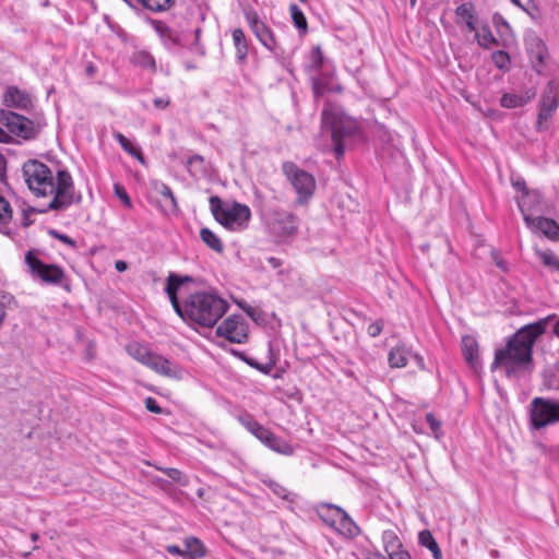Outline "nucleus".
Segmentation results:
<instances>
[{
	"instance_id": "nucleus-1",
	"label": "nucleus",
	"mask_w": 559,
	"mask_h": 559,
	"mask_svg": "<svg viewBox=\"0 0 559 559\" xmlns=\"http://www.w3.org/2000/svg\"><path fill=\"white\" fill-rule=\"evenodd\" d=\"M22 173L28 189L36 197H51L48 210L62 211L79 202L72 176L66 169L52 171L48 165L38 159H27Z\"/></svg>"
},
{
	"instance_id": "nucleus-2",
	"label": "nucleus",
	"mask_w": 559,
	"mask_h": 559,
	"mask_svg": "<svg viewBox=\"0 0 559 559\" xmlns=\"http://www.w3.org/2000/svg\"><path fill=\"white\" fill-rule=\"evenodd\" d=\"M547 321L548 319H543L521 328L506 348L496 352L492 369L501 365L519 366L531 361L533 345L536 338L545 333Z\"/></svg>"
},
{
	"instance_id": "nucleus-3",
	"label": "nucleus",
	"mask_w": 559,
	"mask_h": 559,
	"mask_svg": "<svg viewBox=\"0 0 559 559\" xmlns=\"http://www.w3.org/2000/svg\"><path fill=\"white\" fill-rule=\"evenodd\" d=\"M228 308V302L213 292H198L187 297L189 324L213 328Z\"/></svg>"
},
{
	"instance_id": "nucleus-4",
	"label": "nucleus",
	"mask_w": 559,
	"mask_h": 559,
	"mask_svg": "<svg viewBox=\"0 0 559 559\" xmlns=\"http://www.w3.org/2000/svg\"><path fill=\"white\" fill-rule=\"evenodd\" d=\"M322 126L330 130L334 153L337 158H341L345 152L344 140L354 135L357 131V122L331 106L322 111Z\"/></svg>"
},
{
	"instance_id": "nucleus-5",
	"label": "nucleus",
	"mask_w": 559,
	"mask_h": 559,
	"mask_svg": "<svg viewBox=\"0 0 559 559\" xmlns=\"http://www.w3.org/2000/svg\"><path fill=\"white\" fill-rule=\"evenodd\" d=\"M214 218L229 230H241L247 227L251 217L250 209L241 203L234 202L230 206H224L217 195L209 200Z\"/></svg>"
},
{
	"instance_id": "nucleus-6",
	"label": "nucleus",
	"mask_w": 559,
	"mask_h": 559,
	"mask_svg": "<svg viewBox=\"0 0 559 559\" xmlns=\"http://www.w3.org/2000/svg\"><path fill=\"white\" fill-rule=\"evenodd\" d=\"M245 17L251 32L261 43V45H263L269 51L276 56L284 52V50L278 45L272 29L266 25L264 21L259 17L258 13L253 9L246 10Z\"/></svg>"
},
{
	"instance_id": "nucleus-7",
	"label": "nucleus",
	"mask_w": 559,
	"mask_h": 559,
	"mask_svg": "<svg viewBox=\"0 0 559 559\" xmlns=\"http://www.w3.org/2000/svg\"><path fill=\"white\" fill-rule=\"evenodd\" d=\"M532 425L536 429L559 421V402L535 397L532 402Z\"/></svg>"
},
{
	"instance_id": "nucleus-8",
	"label": "nucleus",
	"mask_w": 559,
	"mask_h": 559,
	"mask_svg": "<svg viewBox=\"0 0 559 559\" xmlns=\"http://www.w3.org/2000/svg\"><path fill=\"white\" fill-rule=\"evenodd\" d=\"M528 199L530 197L525 195L519 202V207L523 214V218L527 227L534 233L543 234L550 240H559V225L556 221L542 216L534 217L526 213Z\"/></svg>"
},
{
	"instance_id": "nucleus-9",
	"label": "nucleus",
	"mask_w": 559,
	"mask_h": 559,
	"mask_svg": "<svg viewBox=\"0 0 559 559\" xmlns=\"http://www.w3.org/2000/svg\"><path fill=\"white\" fill-rule=\"evenodd\" d=\"M25 262L29 273L47 284L58 285L63 280V271L59 266L44 263L32 251L26 253Z\"/></svg>"
},
{
	"instance_id": "nucleus-10",
	"label": "nucleus",
	"mask_w": 559,
	"mask_h": 559,
	"mask_svg": "<svg viewBox=\"0 0 559 559\" xmlns=\"http://www.w3.org/2000/svg\"><path fill=\"white\" fill-rule=\"evenodd\" d=\"M216 335L231 343H245L248 337L247 322L241 314H233L217 326Z\"/></svg>"
},
{
	"instance_id": "nucleus-11",
	"label": "nucleus",
	"mask_w": 559,
	"mask_h": 559,
	"mask_svg": "<svg viewBox=\"0 0 559 559\" xmlns=\"http://www.w3.org/2000/svg\"><path fill=\"white\" fill-rule=\"evenodd\" d=\"M0 123L4 126L9 132L23 139H31L35 135L33 121L13 111L1 110Z\"/></svg>"
},
{
	"instance_id": "nucleus-12",
	"label": "nucleus",
	"mask_w": 559,
	"mask_h": 559,
	"mask_svg": "<svg viewBox=\"0 0 559 559\" xmlns=\"http://www.w3.org/2000/svg\"><path fill=\"white\" fill-rule=\"evenodd\" d=\"M271 231L281 238L295 236L298 229L296 216L288 211H273L267 221Z\"/></svg>"
},
{
	"instance_id": "nucleus-13",
	"label": "nucleus",
	"mask_w": 559,
	"mask_h": 559,
	"mask_svg": "<svg viewBox=\"0 0 559 559\" xmlns=\"http://www.w3.org/2000/svg\"><path fill=\"white\" fill-rule=\"evenodd\" d=\"M284 170L290 180L296 192L305 199H308L313 194L316 189L314 178L307 171L297 168L293 164H285Z\"/></svg>"
},
{
	"instance_id": "nucleus-14",
	"label": "nucleus",
	"mask_w": 559,
	"mask_h": 559,
	"mask_svg": "<svg viewBox=\"0 0 559 559\" xmlns=\"http://www.w3.org/2000/svg\"><path fill=\"white\" fill-rule=\"evenodd\" d=\"M152 26L167 50L177 51L179 48L185 46V32H179L163 21H153Z\"/></svg>"
},
{
	"instance_id": "nucleus-15",
	"label": "nucleus",
	"mask_w": 559,
	"mask_h": 559,
	"mask_svg": "<svg viewBox=\"0 0 559 559\" xmlns=\"http://www.w3.org/2000/svg\"><path fill=\"white\" fill-rule=\"evenodd\" d=\"M525 47L534 70L540 74L548 56L545 43L536 34H531L525 38Z\"/></svg>"
},
{
	"instance_id": "nucleus-16",
	"label": "nucleus",
	"mask_w": 559,
	"mask_h": 559,
	"mask_svg": "<svg viewBox=\"0 0 559 559\" xmlns=\"http://www.w3.org/2000/svg\"><path fill=\"white\" fill-rule=\"evenodd\" d=\"M334 515L336 516V526L333 528L344 537H355L359 533V527L348 516L343 509H334Z\"/></svg>"
},
{
	"instance_id": "nucleus-17",
	"label": "nucleus",
	"mask_w": 559,
	"mask_h": 559,
	"mask_svg": "<svg viewBox=\"0 0 559 559\" xmlns=\"http://www.w3.org/2000/svg\"><path fill=\"white\" fill-rule=\"evenodd\" d=\"M456 23H464L469 32L477 29V13L474 3L464 2L455 9Z\"/></svg>"
},
{
	"instance_id": "nucleus-18",
	"label": "nucleus",
	"mask_w": 559,
	"mask_h": 559,
	"mask_svg": "<svg viewBox=\"0 0 559 559\" xmlns=\"http://www.w3.org/2000/svg\"><path fill=\"white\" fill-rule=\"evenodd\" d=\"M3 102L8 107H15L20 109H26L32 105L29 95L16 86H10L7 88L3 95Z\"/></svg>"
},
{
	"instance_id": "nucleus-19",
	"label": "nucleus",
	"mask_w": 559,
	"mask_h": 559,
	"mask_svg": "<svg viewBox=\"0 0 559 559\" xmlns=\"http://www.w3.org/2000/svg\"><path fill=\"white\" fill-rule=\"evenodd\" d=\"M262 442L265 447H267L270 450L283 454V455H293L294 449L293 447L282 439L281 437L273 433L270 429L263 435V437L259 440Z\"/></svg>"
},
{
	"instance_id": "nucleus-20",
	"label": "nucleus",
	"mask_w": 559,
	"mask_h": 559,
	"mask_svg": "<svg viewBox=\"0 0 559 559\" xmlns=\"http://www.w3.org/2000/svg\"><path fill=\"white\" fill-rule=\"evenodd\" d=\"M231 37L236 50V59L239 63H245L249 51V44L245 32L241 28H235Z\"/></svg>"
},
{
	"instance_id": "nucleus-21",
	"label": "nucleus",
	"mask_w": 559,
	"mask_h": 559,
	"mask_svg": "<svg viewBox=\"0 0 559 559\" xmlns=\"http://www.w3.org/2000/svg\"><path fill=\"white\" fill-rule=\"evenodd\" d=\"M185 544V559H200L206 554L205 546L197 537H188L183 540Z\"/></svg>"
},
{
	"instance_id": "nucleus-22",
	"label": "nucleus",
	"mask_w": 559,
	"mask_h": 559,
	"mask_svg": "<svg viewBox=\"0 0 559 559\" xmlns=\"http://www.w3.org/2000/svg\"><path fill=\"white\" fill-rule=\"evenodd\" d=\"M462 350L466 361L471 366L478 362V343L475 337L466 335L462 337Z\"/></svg>"
},
{
	"instance_id": "nucleus-23",
	"label": "nucleus",
	"mask_w": 559,
	"mask_h": 559,
	"mask_svg": "<svg viewBox=\"0 0 559 559\" xmlns=\"http://www.w3.org/2000/svg\"><path fill=\"white\" fill-rule=\"evenodd\" d=\"M540 105L557 110L559 106V94L558 84L556 81L551 80L548 82L543 93Z\"/></svg>"
},
{
	"instance_id": "nucleus-24",
	"label": "nucleus",
	"mask_w": 559,
	"mask_h": 559,
	"mask_svg": "<svg viewBox=\"0 0 559 559\" xmlns=\"http://www.w3.org/2000/svg\"><path fill=\"white\" fill-rule=\"evenodd\" d=\"M535 96V92H527L525 96L506 93L500 98V105L504 108H516L525 105Z\"/></svg>"
},
{
	"instance_id": "nucleus-25",
	"label": "nucleus",
	"mask_w": 559,
	"mask_h": 559,
	"mask_svg": "<svg viewBox=\"0 0 559 559\" xmlns=\"http://www.w3.org/2000/svg\"><path fill=\"white\" fill-rule=\"evenodd\" d=\"M114 139L120 144L122 150L132 157L136 158L141 164H145V158L140 147H136L128 138L120 132H114Z\"/></svg>"
},
{
	"instance_id": "nucleus-26",
	"label": "nucleus",
	"mask_w": 559,
	"mask_h": 559,
	"mask_svg": "<svg viewBox=\"0 0 559 559\" xmlns=\"http://www.w3.org/2000/svg\"><path fill=\"white\" fill-rule=\"evenodd\" d=\"M131 62L144 70L156 71L155 58L146 50L135 51L131 57Z\"/></svg>"
},
{
	"instance_id": "nucleus-27",
	"label": "nucleus",
	"mask_w": 559,
	"mask_h": 559,
	"mask_svg": "<svg viewBox=\"0 0 559 559\" xmlns=\"http://www.w3.org/2000/svg\"><path fill=\"white\" fill-rule=\"evenodd\" d=\"M143 9L153 13H160L170 10L176 0H134Z\"/></svg>"
},
{
	"instance_id": "nucleus-28",
	"label": "nucleus",
	"mask_w": 559,
	"mask_h": 559,
	"mask_svg": "<svg viewBox=\"0 0 559 559\" xmlns=\"http://www.w3.org/2000/svg\"><path fill=\"white\" fill-rule=\"evenodd\" d=\"M127 352L132 358H134L144 366L147 364V361L154 354L147 346L142 345L140 343L129 344L127 347Z\"/></svg>"
},
{
	"instance_id": "nucleus-29",
	"label": "nucleus",
	"mask_w": 559,
	"mask_h": 559,
	"mask_svg": "<svg viewBox=\"0 0 559 559\" xmlns=\"http://www.w3.org/2000/svg\"><path fill=\"white\" fill-rule=\"evenodd\" d=\"M492 23L500 37L503 39L504 45H507L508 41L514 39L510 24L500 13H495L492 15Z\"/></svg>"
},
{
	"instance_id": "nucleus-30",
	"label": "nucleus",
	"mask_w": 559,
	"mask_h": 559,
	"mask_svg": "<svg viewBox=\"0 0 559 559\" xmlns=\"http://www.w3.org/2000/svg\"><path fill=\"white\" fill-rule=\"evenodd\" d=\"M418 540L421 546L428 548L431 551L435 559H442L441 549L430 531H421L418 535Z\"/></svg>"
},
{
	"instance_id": "nucleus-31",
	"label": "nucleus",
	"mask_w": 559,
	"mask_h": 559,
	"mask_svg": "<svg viewBox=\"0 0 559 559\" xmlns=\"http://www.w3.org/2000/svg\"><path fill=\"white\" fill-rule=\"evenodd\" d=\"M200 238L213 251L217 253L223 251V243L221 239L210 228H201Z\"/></svg>"
},
{
	"instance_id": "nucleus-32",
	"label": "nucleus",
	"mask_w": 559,
	"mask_h": 559,
	"mask_svg": "<svg viewBox=\"0 0 559 559\" xmlns=\"http://www.w3.org/2000/svg\"><path fill=\"white\" fill-rule=\"evenodd\" d=\"M389 365L392 368H403L407 365V353L401 346L393 347L389 353Z\"/></svg>"
},
{
	"instance_id": "nucleus-33",
	"label": "nucleus",
	"mask_w": 559,
	"mask_h": 559,
	"mask_svg": "<svg viewBox=\"0 0 559 559\" xmlns=\"http://www.w3.org/2000/svg\"><path fill=\"white\" fill-rule=\"evenodd\" d=\"M324 57L321 47L318 45L312 48L309 57V63L306 67L308 73H317L323 67Z\"/></svg>"
},
{
	"instance_id": "nucleus-34",
	"label": "nucleus",
	"mask_w": 559,
	"mask_h": 559,
	"mask_svg": "<svg viewBox=\"0 0 559 559\" xmlns=\"http://www.w3.org/2000/svg\"><path fill=\"white\" fill-rule=\"evenodd\" d=\"M382 542L384 546V550L386 555L396 551V549L403 547L402 543L396 535V533L392 530L384 531L382 534Z\"/></svg>"
},
{
	"instance_id": "nucleus-35",
	"label": "nucleus",
	"mask_w": 559,
	"mask_h": 559,
	"mask_svg": "<svg viewBox=\"0 0 559 559\" xmlns=\"http://www.w3.org/2000/svg\"><path fill=\"white\" fill-rule=\"evenodd\" d=\"M187 169L191 176L203 175L205 173L204 157L200 154L190 156L187 160Z\"/></svg>"
},
{
	"instance_id": "nucleus-36",
	"label": "nucleus",
	"mask_w": 559,
	"mask_h": 559,
	"mask_svg": "<svg viewBox=\"0 0 559 559\" xmlns=\"http://www.w3.org/2000/svg\"><path fill=\"white\" fill-rule=\"evenodd\" d=\"M270 490L276 495L277 497L287 500V501H294L295 495L292 493L287 488H285L282 484L277 483L273 479H267L263 481Z\"/></svg>"
},
{
	"instance_id": "nucleus-37",
	"label": "nucleus",
	"mask_w": 559,
	"mask_h": 559,
	"mask_svg": "<svg viewBox=\"0 0 559 559\" xmlns=\"http://www.w3.org/2000/svg\"><path fill=\"white\" fill-rule=\"evenodd\" d=\"M535 252L545 266L559 273V258L552 251L536 249Z\"/></svg>"
},
{
	"instance_id": "nucleus-38",
	"label": "nucleus",
	"mask_w": 559,
	"mask_h": 559,
	"mask_svg": "<svg viewBox=\"0 0 559 559\" xmlns=\"http://www.w3.org/2000/svg\"><path fill=\"white\" fill-rule=\"evenodd\" d=\"M334 509L341 508L330 503H322L318 509L319 516L331 527L336 526V516L333 512Z\"/></svg>"
},
{
	"instance_id": "nucleus-39",
	"label": "nucleus",
	"mask_w": 559,
	"mask_h": 559,
	"mask_svg": "<svg viewBox=\"0 0 559 559\" xmlns=\"http://www.w3.org/2000/svg\"><path fill=\"white\" fill-rule=\"evenodd\" d=\"M475 37L477 38L478 44L486 49H489L493 45H498L497 38L493 36L492 32L489 27L485 26L481 28V32H475Z\"/></svg>"
},
{
	"instance_id": "nucleus-40",
	"label": "nucleus",
	"mask_w": 559,
	"mask_h": 559,
	"mask_svg": "<svg viewBox=\"0 0 559 559\" xmlns=\"http://www.w3.org/2000/svg\"><path fill=\"white\" fill-rule=\"evenodd\" d=\"M160 376L180 379L181 378V368L176 362L165 358V364L160 367Z\"/></svg>"
},
{
	"instance_id": "nucleus-41",
	"label": "nucleus",
	"mask_w": 559,
	"mask_h": 559,
	"mask_svg": "<svg viewBox=\"0 0 559 559\" xmlns=\"http://www.w3.org/2000/svg\"><path fill=\"white\" fill-rule=\"evenodd\" d=\"M289 10H290L292 19H293L295 26L298 29H300L302 33H306L308 29V26H307V20L305 17V14L302 13V11L296 4H292Z\"/></svg>"
},
{
	"instance_id": "nucleus-42",
	"label": "nucleus",
	"mask_w": 559,
	"mask_h": 559,
	"mask_svg": "<svg viewBox=\"0 0 559 559\" xmlns=\"http://www.w3.org/2000/svg\"><path fill=\"white\" fill-rule=\"evenodd\" d=\"M491 59L495 66L501 70L508 69L511 62L509 55L503 50L495 51Z\"/></svg>"
},
{
	"instance_id": "nucleus-43",
	"label": "nucleus",
	"mask_w": 559,
	"mask_h": 559,
	"mask_svg": "<svg viewBox=\"0 0 559 559\" xmlns=\"http://www.w3.org/2000/svg\"><path fill=\"white\" fill-rule=\"evenodd\" d=\"M555 111L556 110L552 108H548L543 105L539 106V112H538V118H537V129L539 131L544 130L546 128V126H544V122L549 120L552 117Z\"/></svg>"
},
{
	"instance_id": "nucleus-44",
	"label": "nucleus",
	"mask_w": 559,
	"mask_h": 559,
	"mask_svg": "<svg viewBox=\"0 0 559 559\" xmlns=\"http://www.w3.org/2000/svg\"><path fill=\"white\" fill-rule=\"evenodd\" d=\"M12 217V209L10 203L0 195V223H8Z\"/></svg>"
},
{
	"instance_id": "nucleus-45",
	"label": "nucleus",
	"mask_w": 559,
	"mask_h": 559,
	"mask_svg": "<svg viewBox=\"0 0 559 559\" xmlns=\"http://www.w3.org/2000/svg\"><path fill=\"white\" fill-rule=\"evenodd\" d=\"M181 286V281L179 278V275L177 274H169L168 278H167V284H166V294H174V293H178L179 288Z\"/></svg>"
},
{
	"instance_id": "nucleus-46",
	"label": "nucleus",
	"mask_w": 559,
	"mask_h": 559,
	"mask_svg": "<svg viewBox=\"0 0 559 559\" xmlns=\"http://www.w3.org/2000/svg\"><path fill=\"white\" fill-rule=\"evenodd\" d=\"M163 364H165V357L154 353L145 366L159 374Z\"/></svg>"
},
{
	"instance_id": "nucleus-47",
	"label": "nucleus",
	"mask_w": 559,
	"mask_h": 559,
	"mask_svg": "<svg viewBox=\"0 0 559 559\" xmlns=\"http://www.w3.org/2000/svg\"><path fill=\"white\" fill-rule=\"evenodd\" d=\"M159 471H162L164 474H166L170 479H173L174 481H177V483H180V484H186L187 481L183 480V475L182 473L177 469V468H173V467H158Z\"/></svg>"
},
{
	"instance_id": "nucleus-48",
	"label": "nucleus",
	"mask_w": 559,
	"mask_h": 559,
	"mask_svg": "<svg viewBox=\"0 0 559 559\" xmlns=\"http://www.w3.org/2000/svg\"><path fill=\"white\" fill-rule=\"evenodd\" d=\"M175 312L187 323H189L188 320V313L187 311V298L183 301H177L176 304H171Z\"/></svg>"
},
{
	"instance_id": "nucleus-49",
	"label": "nucleus",
	"mask_w": 559,
	"mask_h": 559,
	"mask_svg": "<svg viewBox=\"0 0 559 559\" xmlns=\"http://www.w3.org/2000/svg\"><path fill=\"white\" fill-rule=\"evenodd\" d=\"M239 423L250 432L258 421L250 414H242L238 417Z\"/></svg>"
},
{
	"instance_id": "nucleus-50",
	"label": "nucleus",
	"mask_w": 559,
	"mask_h": 559,
	"mask_svg": "<svg viewBox=\"0 0 559 559\" xmlns=\"http://www.w3.org/2000/svg\"><path fill=\"white\" fill-rule=\"evenodd\" d=\"M115 193L123 202V204L127 207H131L132 206L131 199L129 198V195H128L127 191L124 190V188L122 186H120L119 183L115 185Z\"/></svg>"
},
{
	"instance_id": "nucleus-51",
	"label": "nucleus",
	"mask_w": 559,
	"mask_h": 559,
	"mask_svg": "<svg viewBox=\"0 0 559 559\" xmlns=\"http://www.w3.org/2000/svg\"><path fill=\"white\" fill-rule=\"evenodd\" d=\"M426 419L430 426V429L433 431L435 436L439 438V435L441 433V423L431 413H428L426 415Z\"/></svg>"
},
{
	"instance_id": "nucleus-52",
	"label": "nucleus",
	"mask_w": 559,
	"mask_h": 559,
	"mask_svg": "<svg viewBox=\"0 0 559 559\" xmlns=\"http://www.w3.org/2000/svg\"><path fill=\"white\" fill-rule=\"evenodd\" d=\"M383 330V322L381 320L371 322L368 325L367 332L371 337H377Z\"/></svg>"
},
{
	"instance_id": "nucleus-53",
	"label": "nucleus",
	"mask_w": 559,
	"mask_h": 559,
	"mask_svg": "<svg viewBox=\"0 0 559 559\" xmlns=\"http://www.w3.org/2000/svg\"><path fill=\"white\" fill-rule=\"evenodd\" d=\"M200 34H201V28L200 27H197L194 29V41L192 44V47L191 49L193 51H195L197 53H199L200 56H204L205 55V50H204V47L200 45L199 43V39H200Z\"/></svg>"
},
{
	"instance_id": "nucleus-54",
	"label": "nucleus",
	"mask_w": 559,
	"mask_h": 559,
	"mask_svg": "<svg viewBox=\"0 0 559 559\" xmlns=\"http://www.w3.org/2000/svg\"><path fill=\"white\" fill-rule=\"evenodd\" d=\"M145 407L148 412L154 414H162L163 408L158 405L156 400L154 397H146L145 399Z\"/></svg>"
},
{
	"instance_id": "nucleus-55",
	"label": "nucleus",
	"mask_w": 559,
	"mask_h": 559,
	"mask_svg": "<svg viewBox=\"0 0 559 559\" xmlns=\"http://www.w3.org/2000/svg\"><path fill=\"white\" fill-rule=\"evenodd\" d=\"M159 193H160L164 198L169 199V200H170V202H171V205H173L174 207H177V201H176V198H175V195H174V193H173V191H171V189H170V187H169V186H167V185L163 183V185L160 186Z\"/></svg>"
},
{
	"instance_id": "nucleus-56",
	"label": "nucleus",
	"mask_w": 559,
	"mask_h": 559,
	"mask_svg": "<svg viewBox=\"0 0 559 559\" xmlns=\"http://www.w3.org/2000/svg\"><path fill=\"white\" fill-rule=\"evenodd\" d=\"M389 559H412L409 552L403 547L396 549V551H393L388 555Z\"/></svg>"
},
{
	"instance_id": "nucleus-57",
	"label": "nucleus",
	"mask_w": 559,
	"mask_h": 559,
	"mask_svg": "<svg viewBox=\"0 0 559 559\" xmlns=\"http://www.w3.org/2000/svg\"><path fill=\"white\" fill-rule=\"evenodd\" d=\"M50 234H51L55 238H57V239H59L60 241H62L63 243H66V245H68V246H70V247H75V241H74L72 238H70L68 235L60 234V233H58V231H56V230H51V231H50Z\"/></svg>"
},
{
	"instance_id": "nucleus-58",
	"label": "nucleus",
	"mask_w": 559,
	"mask_h": 559,
	"mask_svg": "<svg viewBox=\"0 0 559 559\" xmlns=\"http://www.w3.org/2000/svg\"><path fill=\"white\" fill-rule=\"evenodd\" d=\"M514 5L519 7L525 12H528V9L533 4V0H510Z\"/></svg>"
},
{
	"instance_id": "nucleus-59",
	"label": "nucleus",
	"mask_w": 559,
	"mask_h": 559,
	"mask_svg": "<svg viewBox=\"0 0 559 559\" xmlns=\"http://www.w3.org/2000/svg\"><path fill=\"white\" fill-rule=\"evenodd\" d=\"M267 431V428H265L264 426H262L261 424H257V426L251 429V433L258 439L260 440L263 435H265V432Z\"/></svg>"
},
{
	"instance_id": "nucleus-60",
	"label": "nucleus",
	"mask_w": 559,
	"mask_h": 559,
	"mask_svg": "<svg viewBox=\"0 0 559 559\" xmlns=\"http://www.w3.org/2000/svg\"><path fill=\"white\" fill-rule=\"evenodd\" d=\"M153 104L158 109H165L169 106L170 99L168 97H166V98L157 97L153 100Z\"/></svg>"
},
{
	"instance_id": "nucleus-61",
	"label": "nucleus",
	"mask_w": 559,
	"mask_h": 559,
	"mask_svg": "<svg viewBox=\"0 0 559 559\" xmlns=\"http://www.w3.org/2000/svg\"><path fill=\"white\" fill-rule=\"evenodd\" d=\"M166 551L171 554V555H176V556H180V557H183L185 558V548H180L179 546L177 545H168L166 547Z\"/></svg>"
},
{
	"instance_id": "nucleus-62",
	"label": "nucleus",
	"mask_w": 559,
	"mask_h": 559,
	"mask_svg": "<svg viewBox=\"0 0 559 559\" xmlns=\"http://www.w3.org/2000/svg\"><path fill=\"white\" fill-rule=\"evenodd\" d=\"M29 212L34 213L35 209L31 207L29 211H23V217H22V221H21V224H22L23 227H28V226H31L33 224V221L29 217Z\"/></svg>"
},
{
	"instance_id": "nucleus-63",
	"label": "nucleus",
	"mask_w": 559,
	"mask_h": 559,
	"mask_svg": "<svg viewBox=\"0 0 559 559\" xmlns=\"http://www.w3.org/2000/svg\"><path fill=\"white\" fill-rule=\"evenodd\" d=\"M267 262L270 263V265L273 267V269H278L282 266V261L278 259V258H275V257H270L267 259Z\"/></svg>"
},
{
	"instance_id": "nucleus-64",
	"label": "nucleus",
	"mask_w": 559,
	"mask_h": 559,
	"mask_svg": "<svg viewBox=\"0 0 559 559\" xmlns=\"http://www.w3.org/2000/svg\"><path fill=\"white\" fill-rule=\"evenodd\" d=\"M115 267H116V270H117L118 272H123V271H126V270H127L128 264H127V262H124V261H122V260H118V261H116V263H115Z\"/></svg>"
}]
</instances>
